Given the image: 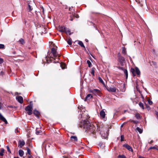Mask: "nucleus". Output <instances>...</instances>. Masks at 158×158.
<instances>
[{"label":"nucleus","mask_w":158,"mask_h":158,"mask_svg":"<svg viewBox=\"0 0 158 158\" xmlns=\"http://www.w3.org/2000/svg\"><path fill=\"white\" fill-rule=\"evenodd\" d=\"M80 127L81 128L83 127L84 128L86 129V131H88L93 134L97 131L98 128L97 125L96 126H94L87 120H84L83 122H81Z\"/></svg>","instance_id":"nucleus-1"},{"label":"nucleus","mask_w":158,"mask_h":158,"mask_svg":"<svg viewBox=\"0 0 158 158\" xmlns=\"http://www.w3.org/2000/svg\"><path fill=\"white\" fill-rule=\"evenodd\" d=\"M33 106L31 105L27 106L25 108L27 112V114L29 115H31L32 114Z\"/></svg>","instance_id":"nucleus-2"},{"label":"nucleus","mask_w":158,"mask_h":158,"mask_svg":"<svg viewBox=\"0 0 158 158\" xmlns=\"http://www.w3.org/2000/svg\"><path fill=\"white\" fill-rule=\"evenodd\" d=\"M118 60L121 65L122 66H123L124 63L125 62V59L123 57L121 56L120 53L118 54Z\"/></svg>","instance_id":"nucleus-3"},{"label":"nucleus","mask_w":158,"mask_h":158,"mask_svg":"<svg viewBox=\"0 0 158 158\" xmlns=\"http://www.w3.org/2000/svg\"><path fill=\"white\" fill-rule=\"evenodd\" d=\"M51 52L54 57H60V55L57 53L56 49L55 48H52Z\"/></svg>","instance_id":"nucleus-4"},{"label":"nucleus","mask_w":158,"mask_h":158,"mask_svg":"<svg viewBox=\"0 0 158 158\" xmlns=\"http://www.w3.org/2000/svg\"><path fill=\"white\" fill-rule=\"evenodd\" d=\"M104 129L102 128L99 127V131H100V134L102 135V136L104 138H106L108 135V133L106 132L105 134H103Z\"/></svg>","instance_id":"nucleus-5"},{"label":"nucleus","mask_w":158,"mask_h":158,"mask_svg":"<svg viewBox=\"0 0 158 158\" xmlns=\"http://www.w3.org/2000/svg\"><path fill=\"white\" fill-rule=\"evenodd\" d=\"M108 91L111 92H115L116 91V89L114 87H111L109 88H107Z\"/></svg>","instance_id":"nucleus-6"},{"label":"nucleus","mask_w":158,"mask_h":158,"mask_svg":"<svg viewBox=\"0 0 158 158\" xmlns=\"http://www.w3.org/2000/svg\"><path fill=\"white\" fill-rule=\"evenodd\" d=\"M16 99L20 103H22L23 102V97L21 96H18L16 97Z\"/></svg>","instance_id":"nucleus-7"},{"label":"nucleus","mask_w":158,"mask_h":158,"mask_svg":"<svg viewBox=\"0 0 158 158\" xmlns=\"http://www.w3.org/2000/svg\"><path fill=\"white\" fill-rule=\"evenodd\" d=\"M25 144L23 140H19L18 143V147L21 148Z\"/></svg>","instance_id":"nucleus-8"},{"label":"nucleus","mask_w":158,"mask_h":158,"mask_svg":"<svg viewBox=\"0 0 158 158\" xmlns=\"http://www.w3.org/2000/svg\"><path fill=\"white\" fill-rule=\"evenodd\" d=\"M65 27L62 26H59L58 27V30L61 32H64L65 31Z\"/></svg>","instance_id":"nucleus-9"},{"label":"nucleus","mask_w":158,"mask_h":158,"mask_svg":"<svg viewBox=\"0 0 158 158\" xmlns=\"http://www.w3.org/2000/svg\"><path fill=\"white\" fill-rule=\"evenodd\" d=\"M0 119L4 122L6 124L7 123V122L6 118L3 116L1 113H0Z\"/></svg>","instance_id":"nucleus-10"},{"label":"nucleus","mask_w":158,"mask_h":158,"mask_svg":"<svg viewBox=\"0 0 158 158\" xmlns=\"http://www.w3.org/2000/svg\"><path fill=\"white\" fill-rule=\"evenodd\" d=\"M105 113L104 111L103 110H102L100 113V115L101 118H104L105 116Z\"/></svg>","instance_id":"nucleus-11"},{"label":"nucleus","mask_w":158,"mask_h":158,"mask_svg":"<svg viewBox=\"0 0 158 158\" xmlns=\"http://www.w3.org/2000/svg\"><path fill=\"white\" fill-rule=\"evenodd\" d=\"M123 146L126 148L128 150L130 151H132L133 150L132 148L127 144H125L123 145Z\"/></svg>","instance_id":"nucleus-12"},{"label":"nucleus","mask_w":158,"mask_h":158,"mask_svg":"<svg viewBox=\"0 0 158 158\" xmlns=\"http://www.w3.org/2000/svg\"><path fill=\"white\" fill-rule=\"evenodd\" d=\"M70 138L71 140L73 141H77V138L76 136H71Z\"/></svg>","instance_id":"nucleus-13"},{"label":"nucleus","mask_w":158,"mask_h":158,"mask_svg":"<svg viewBox=\"0 0 158 158\" xmlns=\"http://www.w3.org/2000/svg\"><path fill=\"white\" fill-rule=\"evenodd\" d=\"M92 96L91 94H89L87 95L86 98L85 99V101L89 99H90L91 98H92Z\"/></svg>","instance_id":"nucleus-14"},{"label":"nucleus","mask_w":158,"mask_h":158,"mask_svg":"<svg viewBox=\"0 0 158 158\" xmlns=\"http://www.w3.org/2000/svg\"><path fill=\"white\" fill-rule=\"evenodd\" d=\"M92 92L94 94H98L100 92V90L98 89H94Z\"/></svg>","instance_id":"nucleus-15"},{"label":"nucleus","mask_w":158,"mask_h":158,"mask_svg":"<svg viewBox=\"0 0 158 158\" xmlns=\"http://www.w3.org/2000/svg\"><path fill=\"white\" fill-rule=\"evenodd\" d=\"M135 71L136 73L138 75H140V71L138 68L136 67L135 68Z\"/></svg>","instance_id":"nucleus-16"},{"label":"nucleus","mask_w":158,"mask_h":158,"mask_svg":"<svg viewBox=\"0 0 158 158\" xmlns=\"http://www.w3.org/2000/svg\"><path fill=\"white\" fill-rule=\"evenodd\" d=\"M19 156L22 157L24 154V152L22 150H20L19 151Z\"/></svg>","instance_id":"nucleus-17"},{"label":"nucleus","mask_w":158,"mask_h":158,"mask_svg":"<svg viewBox=\"0 0 158 158\" xmlns=\"http://www.w3.org/2000/svg\"><path fill=\"white\" fill-rule=\"evenodd\" d=\"M135 70V69L133 68H131V71L134 76H135L136 72Z\"/></svg>","instance_id":"nucleus-18"},{"label":"nucleus","mask_w":158,"mask_h":158,"mask_svg":"<svg viewBox=\"0 0 158 158\" xmlns=\"http://www.w3.org/2000/svg\"><path fill=\"white\" fill-rule=\"evenodd\" d=\"M64 32H65L67 34H69V35H70L71 34L70 31L69 30V29L66 28H65V31Z\"/></svg>","instance_id":"nucleus-19"},{"label":"nucleus","mask_w":158,"mask_h":158,"mask_svg":"<svg viewBox=\"0 0 158 158\" xmlns=\"http://www.w3.org/2000/svg\"><path fill=\"white\" fill-rule=\"evenodd\" d=\"M78 44L80 45L81 47L85 48V46L84 45L83 42L81 41H78Z\"/></svg>","instance_id":"nucleus-20"},{"label":"nucleus","mask_w":158,"mask_h":158,"mask_svg":"<svg viewBox=\"0 0 158 158\" xmlns=\"http://www.w3.org/2000/svg\"><path fill=\"white\" fill-rule=\"evenodd\" d=\"M33 113L36 116H38L39 114V112L38 111L35 110L33 111Z\"/></svg>","instance_id":"nucleus-21"},{"label":"nucleus","mask_w":158,"mask_h":158,"mask_svg":"<svg viewBox=\"0 0 158 158\" xmlns=\"http://www.w3.org/2000/svg\"><path fill=\"white\" fill-rule=\"evenodd\" d=\"M123 71H124V73L126 75V78L127 79V77H128V72H127V69H124Z\"/></svg>","instance_id":"nucleus-22"},{"label":"nucleus","mask_w":158,"mask_h":158,"mask_svg":"<svg viewBox=\"0 0 158 158\" xmlns=\"http://www.w3.org/2000/svg\"><path fill=\"white\" fill-rule=\"evenodd\" d=\"M136 130L137 131L139 132L141 134L142 132V130L139 127H137L136 128Z\"/></svg>","instance_id":"nucleus-23"},{"label":"nucleus","mask_w":158,"mask_h":158,"mask_svg":"<svg viewBox=\"0 0 158 158\" xmlns=\"http://www.w3.org/2000/svg\"><path fill=\"white\" fill-rule=\"evenodd\" d=\"M33 9V8L29 4L28 5V7L27 8V10L29 11H31Z\"/></svg>","instance_id":"nucleus-24"},{"label":"nucleus","mask_w":158,"mask_h":158,"mask_svg":"<svg viewBox=\"0 0 158 158\" xmlns=\"http://www.w3.org/2000/svg\"><path fill=\"white\" fill-rule=\"evenodd\" d=\"M135 117L137 119H139L140 118V115L139 113L136 114H135Z\"/></svg>","instance_id":"nucleus-25"},{"label":"nucleus","mask_w":158,"mask_h":158,"mask_svg":"<svg viewBox=\"0 0 158 158\" xmlns=\"http://www.w3.org/2000/svg\"><path fill=\"white\" fill-rule=\"evenodd\" d=\"M98 80L101 83H102L104 85H105L104 82V81H103V80L100 77H98Z\"/></svg>","instance_id":"nucleus-26"},{"label":"nucleus","mask_w":158,"mask_h":158,"mask_svg":"<svg viewBox=\"0 0 158 158\" xmlns=\"http://www.w3.org/2000/svg\"><path fill=\"white\" fill-rule=\"evenodd\" d=\"M87 63L88 65V67H91L92 66V64L91 62L89 60H87Z\"/></svg>","instance_id":"nucleus-27"},{"label":"nucleus","mask_w":158,"mask_h":158,"mask_svg":"<svg viewBox=\"0 0 158 158\" xmlns=\"http://www.w3.org/2000/svg\"><path fill=\"white\" fill-rule=\"evenodd\" d=\"M94 69H95V68H92V69H91V73L92 74V75L93 76H94V72H95Z\"/></svg>","instance_id":"nucleus-28"},{"label":"nucleus","mask_w":158,"mask_h":158,"mask_svg":"<svg viewBox=\"0 0 158 158\" xmlns=\"http://www.w3.org/2000/svg\"><path fill=\"white\" fill-rule=\"evenodd\" d=\"M4 152V149L3 148L2 149L1 151L0 152V155L1 156H3V153Z\"/></svg>","instance_id":"nucleus-29"},{"label":"nucleus","mask_w":158,"mask_h":158,"mask_svg":"<svg viewBox=\"0 0 158 158\" xmlns=\"http://www.w3.org/2000/svg\"><path fill=\"white\" fill-rule=\"evenodd\" d=\"M139 105L140 107L142 108L143 109H144L143 105L142 102H139Z\"/></svg>","instance_id":"nucleus-30"},{"label":"nucleus","mask_w":158,"mask_h":158,"mask_svg":"<svg viewBox=\"0 0 158 158\" xmlns=\"http://www.w3.org/2000/svg\"><path fill=\"white\" fill-rule=\"evenodd\" d=\"M118 158H126V157L124 155H119L118 156Z\"/></svg>","instance_id":"nucleus-31"},{"label":"nucleus","mask_w":158,"mask_h":158,"mask_svg":"<svg viewBox=\"0 0 158 158\" xmlns=\"http://www.w3.org/2000/svg\"><path fill=\"white\" fill-rule=\"evenodd\" d=\"M19 42L22 44H23L24 43V41L23 39H21L19 40Z\"/></svg>","instance_id":"nucleus-32"},{"label":"nucleus","mask_w":158,"mask_h":158,"mask_svg":"<svg viewBox=\"0 0 158 158\" xmlns=\"http://www.w3.org/2000/svg\"><path fill=\"white\" fill-rule=\"evenodd\" d=\"M67 43L71 45L72 44L71 40V39H69L67 41Z\"/></svg>","instance_id":"nucleus-33"},{"label":"nucleus","mask_w":158,"mask_h":158,"mask_svg":"<svg viewBox=\"0 0 158 158\" xmlns=\"http://www.w3.org/2000/svg\"><path fill=\"white\" fill-rule=\"evenodd\" d=\"M122 53L125 54L126 53V49L125 48H123L122 49Z\"/></svg>","instance_id":"nucleus-34"},{"label":"nucleus","mask_w":158,"mask_h":158,"mask_svg":"<svg viewBox=\"0 0 158 158\" xmlns=\"http://www.w3.org/2000/svg\"><path fill=\"white\" fill-rule=\"evenodd\" d=\"M41 132V131L40 130H39V131L36 130L35 133L36 134L38 135L40 134Z\"/></svg>","instance_id":"nucleus-35"},{"label":"nucleus","mask_w":158,"mask_h":158,"mask_svg":"<svg viewBox=\"0 0 158 158\" xmlns=\"http://www.w3.org/2000/svg\"><path fill=\"white\" fill-rule=\"evenodd\" d=\"M124 139V136L123 135H122L121 136V141L122 142L123 141Z\"/></svg>","instance_id":"nucleus-36"},{"label":"nucleus","mask_w":158,"mask_h":158,"mask_svg":"<svg viewBox=\"0 0 158 158\" xmlns=\"http://www.w3.org/2000/svg\"><path fill=\"white\" fill-rule=\"evenodd\" d=\"M27 152L29 155H31V150L28 148H27Z\"/></svg>","instance_id":"nucleus-37"},{"label":"nucleus","mask_w":158,"mask_h":158,"mask_svg":"<svg viewBox=\"0 0 158 158\" xmlns=\"http://www.w3.org/2000/svg\"><path fill=\"white\" fill-rule=\"evenodd\" d=\"M4 45L3 44H0V49H3L4 48Z\"/></svg>","instance_id":"nucleus-38"},{"label":"nucleus","mask_w":158,"mask_h":158,"mask_svg":"<svg viewBox=\"0 0 158 158\" xmlns=\"http://www.w3.org/2000/svg\"><path fill=\"white\" fill-rule=\"evenodd\" d=\"M6 148L7 149V150L10 153H11V151H10V149L9 148V146H6Z\"/></svg>","instance_id":"nucleus-39"},{"label":"nucleus","mask_w":158,"mask_h":158,"mask_svg":"<svg viewBox=\"0 0 158 158\" xmlns=\"http://www.w3.org/2000/svg\"><path fill=\"white\" fill-rule=\"evenodd\" d=\"M148 103L149 104L151 105L152 104V101H150V100H148Z\"/></svg>","instance_id":"nucleus-40"},{"label":"nucleus","mask_w":158,"mask_h":158,"mask_svg":"<svg viewBox=\"0 0 158 158\" xmlns=\"http://www.w3.org/2000/svg\"><path fill=\"white\" fill-rule=\"evenodd\" d=\"M3 62V60L2 58L0 57V64H2Z\"/></svg>","instance_id":"nucleus-41"},{"label":"nucleus","mask_w":158,"mask_h":158,"mask_svg":"<svg viewBox=\"0 0 158 158\" xmlns=\"http://www.w3.org/2000/svg\"><path fill=\"white\" fill-rule=\"evenodd\" d=\"M131 122H132L134 123H137V122L136 121H134V120H132L131 121Z\"/></svg>","instance_id":"nucleus-42"},{"label":"nucleus","mask_w":158,"mask_h":158,"mask_svg":"<svg viewBox=\"0 0 158 158\" xmlns=\"http://www.w3.org/2000/svg\"><path fill=\"white\" fill-rule=\"evenodd\" d=\"M119 69H120L122 70H124V69H123V67H119Z\"/></svg>","instance_id":"nucleus-43"},{"label":"nucleus","mask_w":158,"mask_h":158,"mask_svg":"<svg viewBox=\"0 0 158 158\" xmlns=\"http://www.w3.org/2000/svg\"><path fill=\"white\" fill-rule=\"evenodd\" d=\"M45 142H46V141H44L43 143V145H44V146H46V144H45Z\"/></svg>","instance_id":"nucleus-44"},{"label":"nucleus","mask_w":158,"mask_h":158,"mask_svg":"<svg viewBox=\"0 0 158 158\" xmlns=\"http://www.w3.org/2000/svg\"><path fill=\"white\" fill-rule=\"evenodd\" d=\"M150 149H156V147H151L150 148Z\"/></svg>","instance_id":"nucleus-45"},{"label":"nucleus","mask_w":158,"mask_h":158,"mask_svg":"<svg viewBox=\"0 0 158 158\" xmlns=\"http://www.w3.org/2000/svg\"><path fill=\"white\" fill-rule=\"evenodd\" d=\"M32 156L31 155H29L28 156V158H31Z\"/></svg>","instance_id":"nucleus-46"},{"label":"nucleus","mask_w":158,"mask_h":158,"mask_svg":"<svg viewBox=\"0 0 158 158\" xmlns=\"http://www.w3.org/2000/svg\"><path fill=\"white\" fill-rule=\"evenodd\" d=\"M2 108V104L0 102V109H1Z\"/></svg>","instance_id":"nucleus-47"},{"label":"nucleus","mask_w":158,"mask_h":158,"mask_svg":"<svg viewBox=\"0 0 158 158\" xmlns=\"http://www.w3.org/2000/svg\"><path fill=\"white\" fill-rule=\"evenodd\" d=\"M153 141L152 140H151V141L149 143H153Z\"/></svg>","instance_id":"nucleus-48"},{"label":"nucleus","mask_w":158,"mask_h":158,"mask_svg":"<svg viewBox=\"0 0 158 158\" xmlns=\"http://www.w3.org/2000/svg\"><path fill=\"white\" fill-rule=\"evenodd\" d=\"M156 114V115H157V118H158V113H157Z\"/></svg>","instance_id":"nucleus-49"},{"label":"nucleus","mask_w":158,"mask_h":158,"mask_svg":"<svg viewBox=\"0 0 158 158\" xmlns=\"http://www.w3.org/2000/svg\"><path fill=\"white\" fill-rule=\"evenodd\" d=\"M14 158H19L18 156H17V157L15 156L14 157Z\"/></svg>","instance_id":"nucleus-50"},{"label":"nucleus","mask_w":158,"mask_h":158,"mask_svg":"<svg viewBox=\"0 0 158 158\" xmlns=\"http://www.w3.org/2000/svg\"><path fill=\"white\" fill-rule=\"evenodd\" d=\"M42 8L43 9V12H44V8L43 7H42Z\"/></svg>","instance_id":"nucleus-51"},{"label":"nucleus","mask_w":158,"mask_h":158,"mask_svg":"<svg viewBox=\"0 0 158 158\" xmlns=\"http://www.w3.org/2000/svg\"><path fill=\"white\" fill-rule=\"evenodd\" d=\"M70 20L71 21H73V19L71 18V19H70Z\"/></svg>","instance_id":"nucleus-52"},{"label":"nucleus","mask_w":158,"mask_h":158,"mask_svg":"<svg viewBox=\"0 0 158 158\" xmlns=\"http://www.w3.org/2000/svg\"><path fill=\"white\" fill-rule=\"evenodd\" d=\"M141 97H142V98H143V96L142 95H141Z\"/></svg>","instance_id":"nucleus-53"},{"label":"nucleus","mask_w":158,"mask_h":158,"mask_svg":"<svg viewBox=\"0 0 158 158\" xmlns=\"http://www.w3.org/2000/svg\"><path fill=\"white\" fill-rule=\"evenodd\" d=\"M123 125H121V127H123Z\"/></svg>","instance_id":"nucleus-54"},{"label":"nucleus","mask_w":158,"mask_h":158,"mask_svg":"<svg viewBox=\"0 0 158 158\" xmlns=\"http://www.w3.org/2000/svg\"><path fill=\"white\" fill-rule=\"evenodd\" d=\"M88 118V116H87V118Z\"/></svg>","instance_id":"nucleus-55"},{"label":"nucleus","mask_w":158,"mask_h":158,"mask_svg":"<svg viewBox=\"0 0 158 158\" xmlns=\"http://www.w3.org/2000/svg\"><path fill=\"white\" fill-rule=\"evenodd\" d=\"M62 67V69H64V68L62 67Z\"/></svg>","instance_id":"nucleus-56"},{"label":"nucleus","mask_w":158,"mask_h":158,"mask_svg":"<svg viewBox=\"0 0 158 158\" xmlns=\"http://www.w3.org/2000/svg\"><path fill=\"white\" fill-rule=\"evenodd\" d=\"M57 59H58V60H59V58H58Z\"/></svg>","instance_id":"nucleus-57"}]
</instances>
